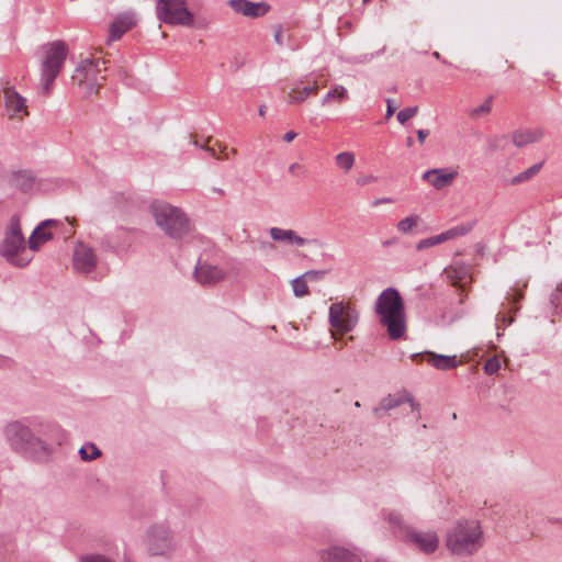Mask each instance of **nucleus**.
<instances>
[{
  "label": "nucleus",
  "mask_w": 562,
  "mask_h": 562,
  "mask_svg": "<svg viewBox=\"0 0 562 562\" xmlns=\"http://www.w3.org/2000/svg\"><path fill=\"white\" fill-rule=\"evenodd\" d=\"M378 180H379V178L376 176H374L373 173L361 172V173L357 175V177L355 178V184L358 188H366V187H369V186L378 182Z\"/></svg>",
  "instance_id": "33"
},
{
  "label": "nucleus",
  "mask_w": 562,
  "mask_h": 562,
  "mask_svg": "<svg viewBox=\"0 0 562 562\" xmlns=\"http://www.w3.org/2000/svg\"><path fill=\"white\" fill-rule=\"evenodd\" d=\"M355 406H356V407H360L361 405H360V403H359V402H356V403H355Z\"/></svg>",
  "instance_id": "52"
},
{
  "label": "nucleus",
  "mask_w": 562,
  "mask_h": 562,
  "mask_svg": "<svg viewBox=\"0 0 562 562\" xmlns=\"http://www.w3.org/2000/svg\"><path fill=\"white\" fill-rule=\"evenodd\" d=\"M473 223L459 224L438 235L419 240L416 245V248L417 250H423L446 243L448 240L462 237L470 233L473 229Z\"/></svg>",
  "instance_id": "11"
},
{
  "label": "nucleus",
  "mask_w": 562,
  "mask_h": 562,
  "mask_svg": "<svg viewBox=\"0 0 562 562\" xmlns=\"http://www.w3.org/2000/svg\"><path fill=\"white\" fill-rule=\"evenodd\" d=\"M499 369H501V359L497 356L490 358L484 366V371L487 374H495Z\"/></svg>",
  "instance_id": "37"
},
{
  "label": "nucleus",
  "mask_w": 562,
  "mask_h": 562,
  "mask_svg": "<svg viewBox=\"0 0 562 562\" xmlns=\"http://www.w3.org/2000/svg\"><path fill=\"white\" fill-rule=\"evenodd\" d=\"M68 48L64 42L57 41L45 45L42 49L41 87L48 93L50 87L59 75L67 58Z\"/></svg>",
  "instance_id": "7"
},
{
  "label": "nucleus",
  "mask_w": 562,
  "mask_h": 562,
  "mask_svg": "<svg viewBox=\"0 0 562 562\" xmlns=\"http://www.w3.org/2000/svg\"><path fill=\"white\" fill-rule=\"evenodd\" d=\"M296 168H299V165L297 164H293L290 166V171L293 172L294 170H296Z\"/></svg>",
  "instance_id": "49"
},
{
  "label": "nucleus",
  "mask_w": 562,
  "mask_h": 562,
  "mask_svg": "<svg viewBox=\"0 0 562 562\" xmlns=\"http://www.w3.org/2000/svg\"><path fill=\"white\" fill-rule=\"evenodd\" d=\"M497 316L502 317L503 322H506V317H505V315L503 313H499Z\"/></svg>",
  "instance_id": "50"
},
{
  "label": "nucleus",
  "mask_w": 562,
  "mask_h": 562,
  "mask_svg": "<svg viewBox=\"0 0 562 562\" xmlns=\"http://www.w3.org/2000/svg\"><path fill=\"white\" fill-rule=\"evenodd\" d=\"M324 276H325V271L312 270V271L305 272L302 277L307 281V280H318V279H322Z\"/></svg>",
  "instance_id": "38"
},
{
  "label": "nucleus",
  "mask_w": 562,
  "mask_h": 562,
  "mask_svg": "<svg viewBox=\"0 0 562 562\" xmlns=\"http://www.w3.org/2000/svg\"><path fill=\"white\" fill-rule=\"evenodd\" d=\"M347 98H348V93H347L346 88L342 86H335L331 88V90L329 92H327L324 95V98L322 99V104L327 105L334 100L342 101V100H346Z\"/></svg>",
  "instance_id": "29"
},
{
  "label": "nucleus",
  "mask_w": 562,
  "mask_h": 562,
  "mask_svg": "<svg viewBox=\"0 0 562 562\" xmlns=\"http://www.w3.org/2000/svg\"><path fill=\"white\" fill-rule=\"evenodd\" d=\"M80 562H112L102 555H87L81 558Z\"/></svg>",
  "instance_id": "40"
},
{
  "label": "nucleus",
  "mask_w": 562,
  "mask_h": 562,
  "mask_svg": "<svg viewBox=\"0 0 562 562\" xmlns=\"http://www.w3.org/2000/svg\"><path fill=\"white\" fill-rule=\"evenodd\" d=\"M389 519L403 531L404 540L416 547L423 553L429 554L438 549L439 538L435 531L416 530L404 525L403 518L398 513H391Z\"/></svg>",
  "instance_id": "9"
},
{
  "label": "nucleus",
  "mask_w": 562,
  "mask_h": 562,
  "mask_svg": "<svg viewBox=\"0 0 562 562\" xmlns=\"http://www.w3.org/2000/svg\"><path fill=\"white\" fill-rule=\"evenodd\" d=\"M375 313L390 339L405 338L407 329L405 303L396 289L387 288L381 292L375 302Z\"/></svg>",
  "instance_id": "1"
},
{
  "label": "nucleus",
  "mask_w": 562,
  "mask_h": 562,
  "mask_svg": "<svg viewBox=\"0 0 562 562\" xmlns=\"http://www.w3.org/2000/svg\"><path fill=\"white\" fill-rule=\"evenodd\" d=\"M392 203H394V200L392 198L383 196V198L374 199L371 202V206L372 207H379V206H381L383 204H392Z\"/></svg>",
  "instance_id": "39"
},
{
  "label": "nucleus",
  "mask_w": 562,
  "mask_h": 562,
  "mask_svg": "<svg viewBox=\"0 0 562 562\" xmlns=\"http://www.w3.org/2000/svg\"><path fill=\"white\" fill-rule=\"evenodd\" d=\"M413 144H414L413 138H412V137H407V139H406V145H407L408 147H412V146H413Z\"/></svg>",
  "instance_id": "47"
},
{
  "label": "nucleus",
  "mask_w": 562,
  "mask_h": 562,
  "mask_svg": "<svg viewBox=\"0 0 562 562\" xmlns=\"http://www.w3.org/2000/svg\"><path fill=\"white\" fill-rule=\"evenodd\" d=\"M445 272L450 283L462 291L472 282L470 268L463 263H453Z\"/></svg>",
  "instance_id": "21"
},
{
  "label": "nucleus",
  "mask_w": 562,
  "mask_h": 562,
  "mask_svg": "<svg viewBox=\"0 0 562 562\" xmlns=\"http://www.w3.org/2000/svg\"><path fill=\"white\" fill-rule=\"evenodd\" d=\"M414 361H426L428 364L432 366L438 370H450L457 368L459 364H462V360H458L457 356H445L437 355L435 352H425L422 355H414Z\"/></svg>",
  "instance_id": "17"
},
{
  "label": "nucleus",
  "mask_w": 562,
  "mask_h": 562,
  "mask_svg": "<svg viewBox=\"0 0 562 562\" xmlns=\"http://www.w3.org/2000/svg\"><path fill=\"white\" fill-rule=\"evenodd\" d=\"M156 16L160 22L189 29H206L209 23L189 9L187 0H157Z\"/></svg>",
  "instance_id": "5"
},
{
  "label": "nucleus",
  "mask_w": 562,
  "mask_h": 562,
  "mask_svg": "<svg viewBox=\"0 0 562 562\" xmlns=\"http://www.w3.org/2000/svg\"><path fill=\"white\" fill-rule=\"evenodd\" d=\"M522 296L524 295H522L521 291L515 290V292L513 294L508 295L506 300L508 301V304H516L522 299Z\"/></svg>",
  "instance_id": "41"
},
{
  "label": "nucleus",
  "mask_w": 562,
  "mask_h": 562,
  "mask_svg": "<svg viewBox=\"0 0 562 562\" xmlns=\"http://www.w3.org/2000/svg\"><path fill=\"white\" fill-rule=\"evenodd\" d=\"M148 549L151 554H164L172 544V537L164 525L153 526L147 535Z\"/></svg>",
  "instance_id": "12"
},
{
  "label": "nucleus",
  "mask_w": 562,
  "mask_h": 562,
  "mask_svg": "<svg viewBox=\"0 0 562 562\" xmlns=\"http://www.w3.org/2000/svg\"><path fill=\"white\" fill-rule=\"evenodd\" d=\"M335 166L342 173H349L356 164V155L353 151L345 150L338 153L335 158Z\"/></svg>",
  "instance_id": "28"
},
{
  "label": "nucleus",
  "mask_w": 562,
  "mask_h": 562,
  "mask_svg": "<svg viewBox=\"0 0 562 562\" xmlns=\"http://www.w3.org/2000/svg\"><path fill=\"white\" fill-rule=\"evenodd\" d=\"M228 4L235 13L250 19L265 16L271 10V5L266 1L229 0Z\"/></svg>",
  "instance_id": "13"
},
{
  "label": "nucleus",
  "mask_w": 562,
  "mask_h": 562,
  "mask_svg": "<svg viewBox=\"0 0 562 562\" xmlns=\"http://www.w3.org/2000/svg\"><path fill=\"white\" fill-rule=\"evenodd\" d=\"M0 255L12 266L26 267L34 258L30 244L22 234L21 222L13 215L5 227L4 237L0 245Z\"/></svg>",
  "instance_id": "2"
},
{
  "label": "nucleus",
  "mask_w": 562,
  "mask_h": 562,
  "mask_svg": "<svg viewBox=\"0 0 562 562\" xmlns=\"http://www.w3.org/2000/svg\"><path fill=\"white\" fill-rule=\"evenodd\" d=\"M274 41H276V43L279 46L283 45V33H282V29L281 27L276 30V32H274Z\"/></svg>",
  "instance_id": "42"
},
{
  "label": "nucleus",
  "mask_w": 562,
  "mask_h": 562,
  "mask_svg": "<svg viewBox=\"0 0 562 562\" xmlns=\"http://www.w3.org/2000/svg\"><path fill=\"white\" fill-rule=\"evenodd\" d=\"M211 142L212 139L207 138L206 144L203 145L202 148L209 151L211 156L216 159H229L237 153L235 148L228 149L227 146L223 145L220 142H214V144L212 145Z\"/></svg>",
  "instance_id": "26"
},
{
  "label": "nucleus",
  "mask_w": 562,
  "mask_h": 562,
  "mask_svg": "<svg viewBox=\"0 0 562 562\" xmlns=\"http://www.w3.org/2000/svg\"><path fill=\"white\" fill-rule=\"evenodd\" d=\"M74 268L78 272H90L97 266V256L94 251L83 244H78L74 250Z\"/></svg>",
  "instance_id": "16"
},
{
  "label": "nucleus",
  "mask_w": 562,
  "mask_h": 562,
  "mask_svg": "<svg viewBox=\"0 0 562 562\" xmlns=\"http://www.w3.org/2000/svg\"><path fill=\"white\" fill-rule=\"evenodd\" d=\"M328 321L331 337L338 340L353 330L359 321V313L349 302H336L329 306Z\"/></svg>",
  "instance_id": "8"
},
{
  "label": "nucleus",
  "mask_w": 562,
  "mask_h": 562,
  "mask_svg": "<svg viewBox=\"0 0 562 562\" xmlns=\"http://www.w3.org/2000/svg\"><path fill=\"white\" fill-rule=\"evenodd\" d=\"M446 546L456 555H471L483 546V532L477 520L458 521L447 533Z\"/></svg>",
  "instance_id": "3"
},
{
  "label": "nucleus",
  "mask_w": 562,
  "mask_h": 562,
  "mask_svg": "<svg viewBox=\"0 0 562 562\" xmlns=\"http://www.w3.org/2000/svg\"><path fill=\"white\" fill-rule=\"evenodd\" d=\"M5 436L15 450H22L31 442V430L19 422H12L5 427Z\"/></svg>",
  "instance_id": "15"
},
{
  "label": "nucleus",
  "mask_w": 562,
  "mask_h": 562,
  "mask_svg": "<svg viewBox=\"0 0 562 562\" xmlns=\"http://www.w3.org/2000/svg\"><path fill=\"white\" fill-rule=\"evenodd\" d=\"M434 56H435L436 58H439V56H440V55H439V53H438V52H436V53H434Z\"/></svg>",
  "instance_id": "51"
},
{
  "label": "nucleus",
  "mask_w": 562,
  "mask_h": 562,
  "mask_svg": "<svg viewBox=\"0 0 562 562\" xmlns=\"http://www.w3.org/2000/svg\"><path fill=\"white\" fill-rule=\"evenodd\" d=\"M418 222H419V216L416 214H412V215L401 220L396 224V228L400 233L407 234V233L412 232L418 225Z\"/></svg>",
  "instance_id": "31"
},
{
  "label": "nucleus",
  "mask_w": 562,
  "mask_h": 562,
  "mask_svg": "<svg viewBox=\"0 0 562 562\" xmlns=\"http://www.w3.org/2000/svg\"><path fill=\"white\" fill-rule=\"evenodd\" d=\"M512 312L518 311V307L510 308Z\"/></svg>",
  "instance_id": "53"
},
{
  "label": "nucleus",
  "mask_w": 562,
  "mask_h": 562,
  "mask_svg": "<svg viewBox=\"0 0 562 562\" xmlns=\"http://www.w3.org/2000/svg\"><path fill=\"white\" fill-rule=\"evenodd\" d=\"M4 115L13 122H22L30 115L26 98L7 83L3 87Z\"/></svg>",
  "instance_id": "10"
},
{
  "label": "nucleus",
  "mask_w": 562,
  "mask_h": 562,
  "mask_svg": "<svg viewBox=\"0 0 562 562\" xmlns=\"http://www.w3.org/2000/svg\"><path fill=\"white\" fill-rule=\"evenodd\" d=\"M57 222L53 220H47L41 223L32 233V235L29 238V244L32 249L33 255L41 248L42 245H44L46 241H48L53 234L50 232V228L53 226H56Z\"/></svg>",
  "instance_id": "22"
},
{
  "label": "nucleus",
  "mask_w": 562,
  "mask_h": 562,
  "mask_svg": "<svg viewBox=\"0 0 562 562\" xmlns=\"http://www.w3.org/2000/svg\"><path fill=\"white\" fill-rule=\"evenodd\" d=\"M210 190H211V192L213 194H216L218 196H225L226 195V191L223 188L212 187Z\"/></svg>",
  "instance_id": "45"
},
{
  "label": "nucleus",
  "mask_w": 562,
  "mask_h": 562,
  "mask_svg": "<svg viewBox=\"0 0 562 562\" xmlns=\"http://www.w3.org/2000/svg\"><path fill=\"white\" fill-rule=\"evenodd\" d=\"M259 115H260V116H265V115H266V106H261V108L259 109Z\"/></svg>",
  "instance_id": "48"
},
{
  "label": "nucleus",
  "mask_w": 562,
  "mask_h": 562,
  "mask_svg": "<svg viewBox=\"0 0 562 562\" xmlns=\"http://www.w3.org/2000/svg\"><path fill=\"white\" fill-rule=\"evenodd\" d=\"M79 453H80L82 460L88 461V460H93V459H97L98 457H100L101 451L95 446L90 445L89 447H82L79 450Z\"/></svg>",
  "instance_id": "34"
},
{
  "label": "nucleus",
  "mask_w": 562,
  "mask_h": 562,
  "mask_svg": "<svg viewBox=\"0 0 562 562\" xmlns=\"http://www.w3.org/2000/svg\"><path fill=\"white\" fill-rule=\"evenodd\" d=\"M296 137V133L293 131H289L283 135V140L286 143L292 142Z\"/></svg>",
  "instance_id": "46"
},
{
  "label": "nucleus",
  "mask_w": 562,
  "mask_h": 562,
  "mask_svg": "<svg viewBox=\"0 0 562 562\" xmlns=\"http://www.w3.org/2000/svg\"><path fill=\"white\" fill-rule=\"evenodd\" d=\"M225 278V271L210 263H200L195 269V279L201 284H215Z\"/></svg>",
  "instance_id": "23"
},
{
  "label": "nucleus",
  "mask_w": 562,
  "mask_h": 562,
  "mask_svg": "<svg viewBox=\"0 0 562 562\" xmlns=\"http://www.w3.org/2000/svg\"><path fill=\"white\" fill-rule=\"evenodd\" d=\"M325 562H362V560L342 548H334L327 552Z\"/></svg>",
  "instance_id": "27"
},
{
  "label": "nucleus",
  "mask_w": 562,
  "mask_h": 562,
  "mask_svg": "<svg viewBox=\"0 0 562 562\" xmlns=\"http://www.w3.org/2000/svg\"><path fill=\"white\" fill-rule=\"evenodd\" d=\"M318 93L317 81L311 85H303L302 81L295 82L286 93V103L296 105L303 103L310 95Z\"/></svg>",
  "instance_id": "20"
},
{
  "label": "nucleus",
  "mask_w": 562,
  "mask_h": 562,
  "mask_svg": "<svg viewBox=\"0 0 562 562\" xmlns=\"http://www.w3.org/2000/svg\"><path fill=\"white\" fill-rule=\"evenodd\" d=\"M544 134L546 131L542 127L519 130L513 134L512 140L516 147H525L529 144L540 142Z\"/></svg>",
  "instance_id": "24"
},
{
  "label": "nucleus",
  "mask_w": 562,
  "mask_h": 562,
  "mask_svg": "<svg viewBox=\"0 0 562 562\" xmlns=\"http://www.w3.org/2000/svg\"><path fill=\"white\" fill-rule=\"evenodd\" d=\"M270 236L273 240L284 241L289 245L303 246L306 244V239L299 236L292 229H282L279 227H272L270 229Z\"/></svg>",
  "instance_id": "25"
},
{
  "label": "nucleus",
  "mask_w": 562,
  "mask_h": 562,
  "mask_svg": "<svg viewBox=\"0 0 562 562\" xmlns=\"http://www.w3.org/2000/svg\"><path fill=\"white\" fill-rule=\"evenodd\" d=\"M150 213L157 224L167 235L180 238L189 232V220L184 213L166 202L155 201L150 205Z\"/></svg>",
  "instance_id": "6"
},
{
  "label": "nucleus",
  "mask_w": 562,
  "mask_h": 562,
  "mask_svg": "<svg viewBox=\"0 0 562 562\" xmlns=\"http://www.w3.org/2000/svg\"><path fill=\"white\" fill-rule=\"evenodd\" d=\"M293 293L297 297H304L310 294L307 281L301 276L291 282Z\"/></svg>",
  "instance_id": "32"
},
{
  "label": "nucleus",
  "mask_w": 562,
  "mask_h": 562,
  "mask_svg": "<svg viewBox=\"0 0 562 562\" xmlns=\"http://www.w3.org/2000/svg\"><path fill=\"white\" fill-rule=\"evenodd\" d=\"M418 112V106L405 108L397 113V120L401 124H405L409 119L414 117Z\"/></svg>",
  "instance_id": "36"
},
{
  "label": "nucleus",
  "mask_w": 562,
  "mask_h": 562,
  "mask_svg": "<svg viewBox=\"0 0 562 562\" xmlns=\"http://www.w3.org/2000/svg\"><path fill=\"white\" fill-rule=\"evenodd\" d=\"M429 132L426 130H418L417 131V137L420 144H423L428 136Z\"/></svg>",
  "instance_id": "44"
},
{
  "label": "nucleus",
  "mask_w": 562,
  "mask_h": 562,
  "mask_svg": "<svg viewBox=\"0 0 562 562\" xmlns=\"http://www.w3.org/2000/svg\"><path fill=\"white\" fill-rule=\"evenodd\" d=\"M458 177V171L451 168H437L426 171L423 179L437 190L445 189L452 184Z\"/></svg>",
  "instance_id": "18"
},
{
  "label": "nucleus",
  "mask_w": 562,
  "mask_h": 562,
  "mask_svg": "<svg viewBox=\"0 0 562 562\" xmlns=\"http://www.w3.org/2000/svg\"><path fill=\"white\" fill-rule=\"evenodd\" d=\"M409 403L413 411H417L419 405L414 401V398L406 392L387 395L384 397L380 404L373 409V414L375 417H381L386 412L395 408L396 406L403 403Z\"/></svg>",
  "instance_id": "19"
},
{
  "label": "nucleus",
  "mask_w": 562,
  "mask_h": 562,
  "mask_svg": "<svg viewBox=\"0 0 562 562\" xmlns=\"http://www.w3.org/2000/svg\"><path fill=\"white\" fill-rule=\"evenodd\" d=\"M386 102H387V109H386L385 117L390 119L394 114L395 108L393 106L392 100L389 99Z\"/></svg>",
  "instance_id": "43"
},
{
  "label": "nucleus",
  "mask_w": 562,
  "mask_h": 562,
  "mask_svg": "<svg viewBox=\"0 0 562 562\" xmlns=\"http://www.w3.org/2000/svg\"><path fill=\"white\" fill-rule=\"evenodd\" d=\"M493 97L486 98L481 105L475 108L472 111V115L474 116H484L487 115L492 110Z\"/></svg>",
  "instance_id": "35"
},
{
  "label": "nucleus",
  "mask_w": 562,
  "mask_h": 562,
  "mask_svg": "<svg viewBox=\"0 0 562 562\" xmlns=\"http://www.w3.org/2000/svg\"><path fill=\"white\" fill-rule=\"evenodd\" d=\"M137 19L134 12H124L114 18L109 26L106 44L119 41L127 31L136 25Z\"/></svg>",
  "instance_id": "14"
},
{
  "label": "nucleus",
  "mask_w": 562,
  "mask_h": 562,
  "mask_svg": "<svg viewBox=\"0 0 562 562\" xmlns=\"http://www.w3.org/2000/svg\"><path fill=\"white\" fill-rule=\"evenodd\" d=\"M541 168H542V162L536 164V165L529 167L528 169H526L525 171L515 176L510 180V183L518 184V183L526 182V181L532 179L540 171Z\"/></svg>",
  "instance_id": "30"
},
{
  "label": "nucleus",
  "mask_w": 562,
  "mask_h": 562,
  "mask_svg": "<svg viewBox=\"0 0 562 562\" xmlns=\"http://www.w3.org/2000/svg\"><path fill=\"white\" fill-rule=\"evenodd\" d=\"M106 61L92 55L81 58L74 70L71 82L83 97L97 94L105 82Z\"/></svg>",
  "instance_id": "4"
}]
</instances>
